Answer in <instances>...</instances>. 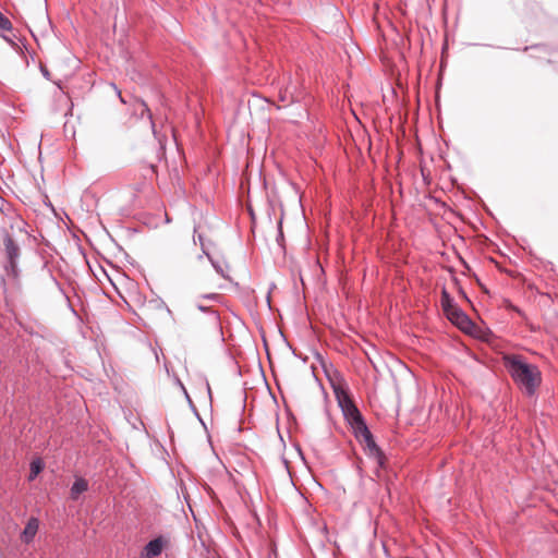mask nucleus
Wrapping results in <instances>:
<instances>
[{"label":"nucleus","mask_w":558,"mask_h":558,"mask_svg":"<svg viewBox=\"0 0 558 558\" xmlns=\"http://www.w3.org/2000/svg\"><path fill=\"white\" fill-rule=\"evenodd\" d=\"M283 232H282V222L279 221L278 223V234H277V238H276V241L278 243L279 246L283 247Z\"/></svg>","instance_id":"obj_18"},{"label":"nucleus","mask_w":558,"mask_h":558,"mask_svg":"<svg viewBox=\"0 0 558 558\" xmlns=\"http://www.w3.org/2000/svg\"><path fill=\"white\" fill-rule=\"evenodd\" d=\"M168 543V538L162 535L155 537L143 547L140 558H156L160 556Z\"/></svg>","instance_id":"obj_3"},{"label":"nucleus","mask_w":558,"mask_h":558,"mask_svg":"<svg viewBox=\"0 0 558 558\" xmlns=\"http://www.w3.org/2000/svg\"><path fill=\"white\" fill-rule=\"evenodd\" d=\"M195 307L201 311L202 313H205L207 315V324L210 328L214 330H218L220 328V315L219 313L214 310L211 306L206 305L204 301H201L196 298Z\"/></svg>","instance_id":"obj_5"},{"label":"nucleus","mask_w":558,"mask_h":558,"mask_svg":"<svg viewBox=\"0 0 558 558\" xmlns=\"http://www.w3.org/2000/svg\"><path fill=\"white\" fill-rule=\"evenodd\" d=\"M43 469H44V464L39 459L33 460L31 462L29 481H33L34 478H36V476L43 471Z\"/></svg>","instance_id":"obj_15"},{"label":"nucleus","mask_w":558,"mask_h":558,"mask_svg":"<svg viewBox=\"0 0 558 558\" xmlns=\"http://www.w3.org/2000/svg\"><path fill=\"white\" fill-rule=\"evenodd\" d=\"M342 413L344 415V418L348 421L349 424L357 421L359 418L363 417L360 413L356 405L353 403L351 405H347L345 409L342 410Z\"/></svg>","instance_id":"obj_11"},{"label":"nucleus","mask_w":558,"mask_h":558,"mask_svg":"<svg viewBox=\"0 0 558 558\" xmlns=\"http://www.w3.org/2000/svg\"><path fill=\"white\" fill-rule=\"evenodd\" d=\"M87 489H88L87 481L82 477L76 478L71 487V490H70L71 498L73 500H77L80 495L85 493Z\"/></svg>","instance_id":"obj_9"},{"label":"nucleus","mask_w":558,"mask_h":558,"mask_svg":"<svg viewBox=\"0 0 558 558\" xmlns=\"http://www.w3.org/2000/svg\"><path fill=\"white\" fill-rule=\"evenodd\" d=\"M510 308L512 311H514L515 313H518L519 315L523 316V313H522V311L519 307H517L514 305H510Z\"/></svg>","instance_id":"obj_23"},{"label":"nucleus","mask_w":558,"mask_h":558,"mask_svg":"<svg viewBox=\"0 0 558 558\" xmlns=\"http://www.w3.org/2000/svg\"><path fill=\"white\" fill-rule=\"evenodd\" d=\"M4 251L8 259V264L5 266L7 271L16 275L17 271V260L20 258V247L14 242L11 235L7 234L3 239Z\"/></svg>","instance_id":"obj_2"},{"label":"nucleus","mask_w":558,"mask_h":558,"mask_svg":"<svg viewBox=\"0 0 558 558\" xmlns=\"http://www.w3.org/2000/svg\"><path fill=\"white\" fill-rule=\"evenodd\" d=\"M38 527H39L38 519L34 518V517L31 518L27 521V523H26V525H25V527L23 530V533H22L23 541L25 543H27V544L31 543L34 539V537H35V535L37 533Z\"/></svg>","instance_id":"obj_7"},{"label":"nucleus","mask_w":558,"mask_h":558,"mask_svg":"<svg viewBox=\"0 0 558 558\" xmlns=\"http://www.w3.org/2000/svg\"><path fill=\"white\" fill-rule=\"evenodd\" d=\"M440 303L442 306L444 312L448 315L449 312H451L457 306L454 305L453 299L449 294V292L446 289H442L441 291V299Z\"/></svg>","instance_id":"obj_12"},{"label":"nucleus","mask_w":558,"mask_h":558,"mask_svg":"<svg viewBox=\"0 0 558 558\" xmlns=\"http://www.w3.org/2000/svg\"><path fill=\"white\" fill-rule=\"evenodd\" d=\"M141 107L143 108V112H146L147 113V117L149 119H151V112H150V109L147 107V105L144 102V101H141Z\"/></svg>","instance_id":"obj_20"},{"label":"nucleus","mask_w":558,"mask_h":558,"mask_svg":"<svg viewBox=\"0 0 558 558\" xmlns=\"http://www.w3.org/2000/svg\"><path fill=\"white\" fill-rule=\"evenodd\" d=\"M210 264L214 267V269L225 279H230L228 275V265H223L219 260H216L215 258H210Z\"/></svg>","instance_id":"obj_14"},{"label":"nucleus","mask_w":558,"mask_h":558,"mask_svg":"<svg viewBox=\"0 0 558 558\" xmlns=\"http://www.w3.org/2000/svg\"><path fill=\"white\" fill-rule=\"evenodd\" d=\"M0 29L7 31V32L12 29L11 21L7 16H4L1 12H0Z\"/></svg>","instance_id":"obj_17"},{"label":"nucleus","mask_w":558,"mask_h":558,"mask_svg":"<svg viewBox=\"0 0 558 558\" xmlns=\"http://www.w3.org/2000/svg\"><path fill=\"white\" fill-rule=\"evenodd\" d=\"M505 366L513 381L527 396H533L542 383V373L536 365L526 363L520 355L505 356Z\"/></svg>","instance_id":"obj_1"},{"label":"nucleus","mask_w":558,"mask_h":558,"mask_svg":"<svg viewBox=\"0 0 558 558\" xmlns=\"http://www.w3.org/2000/svg\"><path fill=\"white\" fill-rule=\"evenodd\" d=\"M350 425L353 429V434H354L355 438L359 441H362V439L364 437H366L367 435H369V433H371L363 417L351 423Z\"/></svg>","instance_id":"obj_8"},{"label":"nucleus","mask_w":558,"mask_h":558,"mask_svg":"<svg viewBox=\"0 0 558 558\" xmlns=\"http://www.w3.org/2000/svg\"><path fill=\"white\" fill-rule=\"evenodd\" d=\"M448 318L459 325V326H463L464 324H469L470 323V319L469 317L466 316V314H464L460 308L456 307L453 308L451 312H449V314L447 315Z\"/></svg>","instance_id":"obj_10"},{"label":"nucleus","mask_w":558,"mask_h":558,"mask_svg":"<svg viewBox=\"0 0 558 558\" xmlns=\"http://www.w3.org/2000/svg\"><path fill=\"white\" fill-rule=\"evenodd\" d=\"M360 442L364 445V449L367 451V454L369 457L374 458L380 468H384L385 456H384L383 451L380 450V448L375 442L372 433H369V435L364 437L362 439V441H360Z\"/></svg>","instance_id":"obj_4"},{"label":"nucleus","mask_w":558,"mask_h":558,"mask_svg":"<svg viewBox=\"0 0 558 558\" xmlns=\"http://www.w3.org/2000/svg\"><path fill=\"white\" fill-rule=\"evenodd\" d=\"M302 98V93L298 89V86L290 82L283 89L279 92V100L288 106L290 104L300 101Z\"/></svg>","instance_id":"obj_6"},{"label":"nucleus","mask_w":558,"mask_h":558,"mask_svg":"<svg viewBox=\"0 0 558 558\" xmlns=\"http://www.w3.org/2000/svg\"><path fill=\"white\" fill-rule=\"evenodd\" d=\"M117 93H118V96H119L121 102H125V100L121 96V92L119 89H117Z\"/></svg>","instance_id":"obj_24"},{"label":"nucleus","mask_w":558,"mask_h":558,"mask_svg":"<svg viewBox=\"0 0 558 558\" xmlns=\"http://www.w3.org/2000/svg\"><path fill=\"white\" fill-rule=\"evenodd\" d=\"M197 240L199 242V245L202 246V243H204V239L202 234H197ZM194 243H196V236L193 238Z\"/></svg>","instance_id":"obj_22"},{"label":"nucleus","mask_w":558,"mask_h":558,"mask_svg":"<svg viewBox=\"0 0 558 558\" xmlns=\"http://www.w3.org/2000/svg\"><path fill=\"white\" fill-rule=\"evenodd\" d=\"M197 299L201 301H211V302H219L221 300V295L218 293H206L199 295Z\"/></svg>","instance_id":"obj_16"},{"label":"nucleus","mask_w":558,"mask_h":558,"mask_svg":"<svg viewBox=\"0 0 558 558\" xmlns=\"http://www.w3.org/2000/svg\"><path fill=\"white\" fill-rule=\"evenodd\" d=\"M40 70H41L43 75H44L46 78H48V80H49V78H50V73H49V71H48L46 68H44V66H41V68H40Z\"/></svg>","instance_id":"obj_21"},{"label":"nucleus","mask_w":558,"mask_h":558,"mask_svg":"<svg viewBox=\"0 0 558 558\" xmlns=\"http://www.w3.org/2000/svg\"><path fill=\"white\" fill-rule=\"evenodd\" d=\"M201 248H202V253H203V254H202V255H199V256H198V258L201 259V258L203 257V255H204V256H206V257L208 258V260L210 262V258H214V257L210 255V253H209V252H208V250L206 248L205 243H202Z\"/></svg>","instance_id":"obj_19"},{"label":"nucleus","mask_w":558,"mask_h":558,"mask_svg":"<svg viewBox=\"0 0 558 558\" xmlns=\"http://www.w3.org/2000/svg\"><path fill=\"white\" fill-rule=\"evenodd\" d=\"M335 392L341 411L345 409L347 405H351L354 403L351 397L344 390H335Z\"/></svg>","instance_id":"obj_13"}]
</instances>
